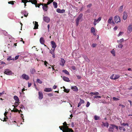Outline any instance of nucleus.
Masks as SVG:
<instances>
[{"instance_id":"obj_43","label":"nucleus","mask_w":132,"mask_h":132,"mask_svg":"<svg viewBox=\"0 0 132 132\" xmlns=\"http://www.w3.org/2000/svg\"><path fill=\"white\" fill-rule=\"evenodd\" d=\"M14 2H14V1H10L9 2H8V3L9 4H11L12 5H13V4H14Z\"/></svg>"},{"instance_id":"obj_23","label":"nucleus","mask_w":132,"mask_h":132,"mask_svg":"<svg viewBox=\"0 0 132 132\" xmlns=\"http://www.w3.org/2000/svg\"><path fill=\"white\" fill-rule=\"evenodd\" d=\"M31 3L32 4H34L35 5V6L37 7V1L36 0H31Z\"/></svg>"},{"instance_id":"obj_9","label":"nucleus","mask_w":132,"mask_h":132,"mask_svg":"<svg viewBox=\"0 0 132 132\" xmlns=\"http://www.w3.org/2000/svg\"><path fill=\"white\" fill-rule=\"evenodd\" d=\"M42 5L43 6V10L45 11H47L48 8L47 4H46L42 3Z\"/></svg>"},{"instance_id":"obj_31","label":"nucleus","mask_w":132,"mask_h":132,"mask_svg":"<svg viewBox=\"0 0 132 132\" xmlns=\"http://www.w3.org/2000/svg\"><path fill=\"white\" fill-rule=\"evenodd\" d=\"M91 32L93 33L94 35H95L94 34V33L95 32V29L93 27H92L91 28Z\"/></svg>"},{"instance_id":"obj_62","label":"nucleus","mask_w":132,"mask_h":132,"mask_svg":"<svg viewBox=\"0 0 132 132\" xmlns=\"http://www.w3.org/2000/svg\"><path fill=\"white\" fill-rule=\"evenodd\" d=\"M96 22L95 21V20H94V21L93 24L95 26L96 24Z\"/></svg>"},{"instance_id":"obj_53","label":"nucleus","mask_w":132,"mask_h":132,"mask_svg":"<svg viewBox=\"0 0 132 132\" xmlns=\"http://www.w3.org/2000/svg\"><path fill=\"white\" fill-rule=\"evenodd\" d=\"M28 0H22V3L27 2Z\"/></svg>"},{"instance_id":"obj_20","label":"nucleus","mask_w":132,"mask_h":132,"mask_svg":"<svg viewBox=\"0 0 132 132\" xmlns=\"http://www.w3.org/2000/svg\"><path fill=\"white\" fill-rule=\"evenodd\" d=\"M40 42L42 44H44L45 42V40L43 37H41L40 39Z\"/></svg>"},{"instance_id":"obj_22","label":"nucleus","mask_w":132,"mask_h":132,"mask_svg":"<svg viewBox=\"0 0 132 132\" xmlns=\"http://www.w3.org/2000/svg\"><path fill=\"white\" fill-rule=\"evenodd\" d=\"M38 22L35 21V27L34 28V29H38Z\"/></svg>"},{"instance_id":"obj_5","label":"nucleus","mask_w":132,"mask_h":132,"mask_svg":"<svg viewBox=\"0 0 132 132\" xmlns=\"http://www.w3.org/2000/svg\"><path fill=\"white\" fill-rule=\"evenodd\" d=\"M120 77V76L118 75L114 74L112 75L110 77V78L111 79L116 80L118 79Z\"/></svg>"},{"instance_id":"obj_10","label":"nucleus","mask_w":132,"mask_h":132,"mask_svg":"<svg viewBox=\"0 0 132 132\" xmlns=\"http://www.w3.org/2000/svg\"><path fill=\"white\" fill-rule=\"evenodd\" d=\"M44 20L47 23L49 22L50 21V18L47 16H44L43 17Z\"/></svg>"},{"instance_id":"obj_16","label":"nucleus","mask_w":132,"mask_h":132,"mask_svg":"<svg viewBox=\"0 0 132 132\" xmlns=\"http://www.w3.org/2000/svg\"><path fill=\"white\" fill-rule=\"evenodd\" d=\"M80 101L78 104V107L80 106L81 105V104L84 103L85 102L83 100L81 99V98H80Z\"/></svg>"},{"instance_id":"obj_12","label":"nucleus","mask_w":132,"mask_h":132,"mask_svg":"<svg viewBox=\"0 0 132 132\" xmlns=\"http://www.w3.org/2000/svg\"><path fill=\"white\" fill-rule=\"evenodd\" d=\"M39 99L40 100H42L43 98V95L42 92H38Z\"/></svg>"},{"instance_id":"obj_54","label":"nucleus","mask_w":132,"mask_h":132,"mask_svg":"<svg viewBox=\"0 0 132 132\" xmlns=\"http://www.w3.org/2000/svg\"><path fill=\"white\" fill-rule=\"evenodd\" d=\"M48 96H49L50 97H51V96H52L53 95L52 93H49L48 94Z\"/></svg>"},{"instance_id":"obj_47","label":"nucleus","mask_w":132,"mask_h":132,"mask_svg":"<svg viewBox=\"0 0 132 132\" xmlns=\"http://www.w3.org/2000/svg\"><path fill=\"white\" fill-rule=\"evenodd\" d=\"M90 104V103L89 102H88L86 105V106L88 107L89 106Z\"/></svg>"},{"instance_id":"obj_56","label":"nucleus","mask_w":132,"mask_h":132,"mask_svg":"<svg viewBox=\"0 0 132 132\" xmlns=\"http://www.w3.org/2000/svg\"><path fill=\"white\" fill-rule=\"evenodd\" d=\"M52 2H51L49 0L48 1V2H47V4H47V5H49L50 4H51V3H52Z\"/></svg>"},{"instance_id":"obj_55","label":"nucleus","mask_w":132,"mask_h":132,"mask_svg":"<svg viewBox=\"0 0 132 132\" xmlns=\"http://www.w3.org/2000/svg\"><path fill=\"white\" fill-rule=\"evenodd\" d=\"M77 77L79 79H80L81 78V77L79 75H77Z\"/></svg>"},{"instance_id":"obj_57","label":"nucleus","mask_w":132,"mask_h":132,"mask_svg":"<svg viewBox=\"0 0 132 132\" xmlns=\"http://www.w3.org/2000/svg\"><path fill=\"white\" fill-rule=\"evenodd\" d=\"M118 29V27L116 26L114 27L113 28V29L114 30H116Z\"/></svg>"},{"instance_id":"obj_41","label":"nucleus","mask_w":132,"mask_h":132,"mask_svg":"<svg viewBox=\"0 0 132 132\" xmlns=\"http://www.w3.org/2000/svg\"><path fill=\"white\" fill-rule=\"evenodd\" d=\"M123 46V45L121 44H120L118 46V47L119 48H122Z\"/></svg>"},{"instance_id":"obj_58","label":"nucleus","mask_w":132,"mask_h":132,"mask_svg":"<svg viewBox=\"0 0 132 132\" xmlns=\"http://www.w3.org/2000/svg\"><path fill=\"white\" fill-rule=\"evenodd\" d=\"M119 106H121L122 107V108H123L124 107H125V106L123 105H122V104H119Z\"/></svg>"},{"instance_id":"obj_49","label":"nucleus","mask_w":132,"mask_h":132,"mask_svg":"<svg viewBox=\"0 0 132 132\" xmlns=\"http://www.w3.org/2000/svg\"><path fill=\"white\" fill-rule=\"evenodd\" d=\"M5 117L4 118V119L3 120V121H7V119H8V118L7 117V116H5Z\"/></svg>"},{"instance_id":"obj_26","label":"nucleus","mask_w":132,"mask_h":132,"mask_svg":"<svg viewBox=\"0 0 132 132\" xmlns=\"http://www.w3.org/2000/svg\"><path fill=\"white\" fill-rule=\"evenodd\" d=\"M14 60V58H12V57L11 56H10L7 59V60L8 61H10V60Z\"/></svg>"},{"instance_id":"obj_36","label":"nucleus","mask_w":132,"mask_h":132,"mask_svg":"<svg viewBox=\"0 0 132 132\" xmlns=\"http://www.w3.org/2000/svg\"><path fill=\"white\" fill-rule=\"evenodd\" d=\"M124 41V39L123 38L120 39L119 40H118L117 42L118 43H122Z\"/></svg>"},{"instance_id":"obj_39","label":"nucleus","mask_w":132,"mask_h":132,"mask_svg":"<svg viewBox=\"0 0 132 132\" xmlns=\"http://www.w3.org/2000/svg\"><path fill=\"white\" fill-rule=\"evenodd\" d=\"M37 81L38 83L40 84H41L42 83V81L39 79H37Z\"/></svg>"},{"instance_id":"obj_37","label":"nucleus","mask_w":132,"mask_h":132,"mask_svg":"<svg viewBox=\"0 0 132 132\" xmlns=\"http://www.w3.org/2000/svg\"><path fill=\"white\" fill-rule=\"evenodd\" d=\"M101 17H100L97 20L96 19H95L94 20L96 22H99L101 20Z\"/></svg>"},{"instance_id":"obj_21","label":"nucleus","mask_w":132,"mask_h":132,"mask_svg":"<svg viewBox=\"0 0 132 132\" xmlns=\"http://www.w3.org/2000/svg\"><path fill=\"white\" fill-rule=\"evenodd\" d=\"M52 91V89L50 88H46L44 89V91L45 92H50Z\"/></svg>"},{"instance_id":"obj_59","label":"nucleus","mask_w":132,"mask_h":132,"mask_svg":"<svg viewBox=\"0 0 132 132\" xmlns=\"http://www.w3.org/2000/svg\"><path fill=\"white\" fill-rule=\"evenodd\" d=\"M60 128V129L61 130H62L63 131V127H61V126H60L59 127Z\"/></svg>"},{"instance_id":"obj_7","label":"nucleus","mask_w":132,"mask_h":132,"mask_svg":"<svg viewBox=\"0 0 132 132\" xmlns=\"http://www.w3.org/2000/svg\"><path fill=\"white\" fill-rule=\"evenodd\" d=\"M21 77L23 79H24L26 80H28L29 79V76L25 73L23 74L22 75Z\"/></svg>"},{"instance_id":"obj_30","label":"nucleus","mask_w":132,"mask_h":132,"mask_svg":"<svg viewBox=\"0 0 132 132\" xmlns=\"http://www.w3.org/2000/svg\"><path fill=\"white\" fill-rule=\"evenodd\" d=\"M90 94H92L94 95H98L99 94V93L98 92H92L90 93Z\"/></svg>"},{"instance_id":"obj_28","label":"nucleus","mask_w":132,"mask_h":132,"mask_svg":"<svg viewBox=\"0 0 132 132\" xmlns=\"http://www.w3.org/2000/svg\"><path fill=\"white\" fill-rule=\"evenodd\" d=\"M30 72L32 74H34L36 72L35 69L34 68H32L31 69Z\"/></svg>"},{"instance_id":"obj_3","label":"nucleus","mask_w":132,"mask_h":132,"mask_svg":"<svg viewBox=\"0 0 132 132\" xmlns=\"http://www.w3.org/2000/svg\"><path fill=\"white\" fill-rule=\"evenodd\" d=\"M114 129H116L117 130H118V126H116L114 125L111 124L110 125L108 130L110 132H113Z\"/></svg>"},{"instance_id":"obj_34","label":"nucleus","mask_w":132,"mask_h":132,"mask_svg":"<svg viewBox=\"0 0 132 132\" xmlns=\"http://www.w3.org/2000/svg\"><path fill=\"white\" fill-rule=\"evenodd\" d=\"M111 53L112 54V55L114 56H115V51L114 50V49H113V50L111 51Z\"/></svg>"},{"instance_id":"obj_52","label":"nucleus","mask_w":132,"mask_h":132,"mask_svg":"<svg viewBox=\"0 0 132 132\" xmlns=\"http://www.w3.org/2000/svg\"><path fill=\"white\" fill-rule=\"evenodd\" d=\"M92 6V4H89L87 5V7H90Z\"/></svg>"},{"instance_id":"obj_50","label":"nucleus","mask_w":132,"mask_h":132,"mask_svg":"<svg viewBox=\"0 0 132 132\" xmlns=\"http://www.w3.org/2000/svg\"><path fill=\"white\" fill-rule=\"evenodd\" d=\"M42 5V4L41 3H40L39 4H37V7H39L40 5Z\"/></svg>"},{"instance_id":"obj_32","label":"nucleus","mask_w":132,"mask_h":132,"mask_svg":"<svg viewBox=\"0 0 132 132\" xmlns=\"http://www.w3.org/2000/svg\"><path fill=\"white\" fill-rule=\"evenodd\" d=\"M112 17H110L109 20H108V23L111 24L112 23Z\"/></svg>"},{"instance_id":"obj_44","label":"nucleus","mask_w":132,"mask_h":132,"mask_svg":"<svg viewBox=\"0 0 132 132\" xmlns=\"http://www.w3.org/2000/svg\"><path fill=\"white\" fill-rule=\"evenodd\" d=\"M94 98H101V97L100 96L96 95V96H95L94 97Z\"/></svg>"},{"instance_id":"obj_45","label":"nucleus","mask_w":132,"mask_h":132,"mask_svg":"<svg viewBox=\"0 0 132 132\" xmlns=\"http://www.w3.org/2000/svg\"><path fill=\"white\" fill-rule=\"evenodd\" d=\"M113 99L114 100V101H118V100H119V99L117 98L116 97H113Z\"/></svg>"},{"instance_id":"obj_33","label":"nucleus","mask_w":132,"mask_h":132,"mask_svg":"<svg viewBox=\"0 0 132 132\" xmlns=\"http://www.w3.org/2000/svg\"><path fill=\"white\" fill-rule=\"evenodd\" d=\"M84 58L86 61L88 62H89L90 61L89 59L87 57V56H85L84 57Z\"/></svg>"},{"instance_id":"obj_60","label":"nucleus","mask_w":132,"mask_h":132,"mask_svg":"<svg viewBox=\"0 0 132 132\" xmlns=\"http://www.w3.org/2000/svg\"><path fill=\"white\" fill-rule=\"evenodd\" d=\"M19 55L16 56L15 57V60H16V59H18L19 58Z\"/></svg>"},{"instance_id":"obj_64","label":"nucleus","mask_w":132,"mask_h":132,"mask_svg":"<svg viewBox=\"0 0 132 132\" xmlns=\"http://www.w3.org/2000/svg\"><path fill=\"white\" fill-rule=\"evenodd\" d=\"M47 63H47V62H46V61H45V63H44V65H46V67L47 66V65H46V64H47Z\"/></svg>"},{"instance_id":"obj_1","label":"nucleus","mask_w":132,"mask_h":132,"mask_svg":"<svg viewBox=\"0 0 132 132\" xmlns=\"http://www.w3.org/2000/svg\"><path fill=\"white\" fill-rule=\"evenodd\" d=\"M63 126H62L61 127H63V132H74L73 131L71 128H69L66 122H64L63 123Z\"/></svg>"},{"instance_id":"obj_63","label":"nucleus","mask_w":132,"mask_h":132,"mask_svg":"<svg viewBox=\"0 0 132 132\" xmlns=\"http://www.w3.org/2000/svg\"><path fill=\"white\" fill-rule=\"evenodd\" d=\"M28 87H30L31 85V84L30 83H29V82H28Z\"/></svg>"},{"instance_id":"obj_4","label":"nucleus","mask_w":132,"mask_h":132,"mask_svg":"<svg viewBox=\"0 0 132 132\" xmlns=\"http://www.w3.org/2000/svg\"><path fill=\"white\" fill-rule=\"evenodd\" d=\"M132 31V23L130 24L127 28V32L128 34H130Z\"/></svg>"},{"instance_id":"obj_17","label":"nucleus","mask_w":132,"mask_h":132,"mask_svg":"<svg viewBox=\"0 0 132 132\" xmlns=\"http://www.w3.org/2000/svg\"><path fill=\"white\" fill-rule=\"evenodd\" d=\"M71 88L75 92H77L78 90V88L76 86H72Z\"/></svg>"},{"instance_id":"obj_46","label":"nucleus","mask_w":132,"mask_h":132,"mask_svg":"<svg viewBox=\"0 0 132 132\" xmlns=\"http://www.w3.org/2000/svg\"><path fill=\"white\" fill-rule=\"evenodd\" d=\"M123 32H120L119 33V34L118 35V36H119L120 35H121L123 34Z\"/></svg>"},{"instance_id":"obj_27","label":"nucleus","mask_w":132,"mask_h":132,"mask_svg":"<svg viewBox=\"0 0 132 132\" xmlns=\"http://www.w3.org/2000/svg\"><path fill=\"white\" fill-rule=\"evenodd\" d=\"M53 4L55 8H56L57 7V3L56 2H53Z\"/></svg>"},{"instance_id":"obj_35","label":"nucleus","mask_w":132,"mask_h":132,"mask_svg":"<svg viewBox=\"0 0 132 132\" xmlns=\"http://www.w3.org/2000/svg\"><path fill=\"white\" fill-rule=\"evenodd\" d=\"M94 118L95 120H100V118L99 117L97 116L96 115L94 116Z\"/></svg>"},{"instance_id":"obj_2","label":"nucleus","mask_w":132,"mask_h":132,"mask_svg":"<svg viewBox=\"0 0 132 132\" xmlns=\"http://www.w3.org/2000/svg\"><path fill=\"white\" fill-rule=\"evenodd\" d=\"M82 16L83 14H80L76 19V23L77 26L78 25L79 22L80 21H81L82 20Z\"/></svg>"},{"instance_id":"obj_61","label":"nucleus","mask_w":132,"mask_h":132,"mask_svg":"<svg viewBox=\"0 0 132 132\" xmlns=\"http://www.w3.org/2000/svg\"><path fill=\"white\" fill-rule=\"evenodd\" d=\"M56 88L57 86L55 85H54L53 87V88L54 89H56Z\"/></svg>"},{"instance_id":"obj_6","label":"nucleus","mask_w":132,"mask_h":132,"mask_svg":"<svg viewBox=\"0 0 132 132\" xmlns=\"http://www.w3.org/2000/svg\"><path fill=\"white\" fill-rule=\"evenodd\" d=\"M114 20L115 22L118 23L119 22H120V17L117 16H116L114 17Z\"/></svg>"},{"instance_id":"obj_29","label":"nucleus","mask_w":132,"mask_h":132,"mask_svg":"<svg viewBox=\"0 0 132 132\" xmlns=\"http://www.w3.org/2000/svg\"><path fill=\"white\" fill-rule=\"evenodd\" d=\"M123 5H122L120 7H119V9H118V11L119 12H122V11L123 10L122 8H123Z\"/></svg>"},{"instance_id":"obj_8","label":"nucleus","mask_w":132,"mask_h":132,"mask_svg":"<svg viewBox=\"0 0 132 132\" xmlns=\"http://www.w3.org/2000/svg\"><path fill=\"white\" fill-rule=\"evenodd\" d=\"M4 73L7 75H11L12 74V72L9 69H6L5 70Z\"/></svg>"},{"instance_id":"obj_14","label":"nucleus","mask_w":132,"mask_h":132,"mask_svg":"<svg viewBox=\"0 0 132 132\" xmlns=\"http://www.w3.org/2000/svg\"><path fill=\"white\" fill-rule=\"evenodd\" d=\"M65 62V61L64 60V59L63 58H61V60L60 62V64L63 66L64 65V64Z\"/></svg>"},{"instance_id":"obj_13","label":"nucleus","mask_w":132,"mask_h":132,"mask_svg":"<svg viewBox=\"0 0 132 132\" xmlns=\"http://www.w3.org/2000/svg\"><path fill=\"white\" fill-rule=\"evenodd\" d=\"M56 12L59 13H63L65 12V10L64 9L61 10L58 8L56 9Z\"/></svg>"},{"instance_id":"obj_11","label":"nucleus","mask_w":132,"mask_h":132,"mask_svg":"<svg viewBox=\"0 0 132 132\" xmlns=\"http://www.w3.org/2000/svg\"><path fill=\"white\" fill-rule=\"evenodd\" d=\"M51 43L52 45V47L53 49H55V48L56 47V45L55 42L53 41H51Z\"/></svg>"},{"instance_id":"obj_15","label":"nucleus","mask_w":132,"mask_h":132,"mask_svg":"<svg viewBox=\"0 0 132 132\" xmlns=\"http://www.w3.org/2000/svg\"><path fill=\"white\" fill-rule=\"evenodd\" d=\"M13 106H14V108L13 109V110H12L11 111L13 112H18L19 113H20V112L19 111V110L16 108H15L16 107H17V106H15L14 105H13Z\"/></svg>"},{"instance_id":"obj_38","label":"nucleus","mask_w":132,"mask_h":132,"mask_svg":"<svg viewBox=\"0 0 132 132\" xmlns=\"http://www.w3.org/2000/svg\"><path fill=\"white\" fill-rule=\"evenodd\" d=\"M55 49H53V50L51 49V51H50V53L52 54H53L54 53V51L55 50Z\"/></svg>"},{"instance_id":"obj_19","label":"nucleus","mask_w":132,"mask_h":132,"mask_svg":"<svg viewBox=\"0 0 132 132\" xmlns=\"http://www.w3.org/2000/svg\"><path fill=\"white\" fill-rule=\"evenodd\" d=\"M63 79L64 81H65L69 82L70 81L69 78L65 76L63 77Z\"/></svg>"},{"instance_id":"obj_40","label":"nucleus","mask_w":132,"mask_h":132,"mask_svg":"<svg viewBox=\"0 0 132 132\" xmlns=\"http://www.w3.org/2000/svg\"><path fill=\"white\" fill-rule=\"evenodd\" d=\"M70 90L69 89H66L65 88L64 90V91L67 93H68L69 92Z\"/></svg>"},{"instance_id":"obj_18","label":"nucleus","mask_w":132,"mask_h":132,"mask_svg":"<svg viewBox=\"0 0 132 132\" xmlns=\"http://www.w3.org/2000/svg\"><path fill=\"white\" fill-rule=\"evenodd\" d=\"M127 15L126 12H124L123 15V19L124 20H126L127 18Z\"/></svg>"},{"instance_id":"obj_24","label":"nucleus","mask_w":132,"mask_h":132,"mask_svg":"<svg viewBox=\"0 0 132 132\" xmlns=\"http://www.w3.org/2000/svg\"><path fill=\"white\" fill-rule=\"evenodd\" d=\"M14 100L16 101V102H19V99L17 96H14Z\"/></svg>"},{"instance_id":"obj_25","label":"nucleus","mask_w":132,"mask_h":132,"mask_svg":"<svg viewBox=\"0 0 132 132\" xmlns=\"http://www.w3.org/2000/svg\"><path fill=\"white\" fill-rule=\"evenodd\" d=\"M62 71L66 74L69 75H70L69 73V72L66 70H63Z\"/></svg>"},{"instance_id":"obj_42","label":"nucleus","mask_w":132,"mask_h":132,"mask_svg":"<svg viewBox=\"0 0 132 132\" xmlns=\"http://www.w3.org/2000/svg\"><path fill=\"white\" fill-rule=\"evenodd\" d=\"M121 125H122L124 126H127L128 127L129 126L128 124L127 123H123Z\"/></svg>"},{"instance_id":"obj_51","label":"nucleus","mask_w":132,"mask_h":132,"mask_svg":"<svg viewBox=\"0 0 132 132\" xmlns=\"http://www.w3.org/2000/svg\"><path fill=\"white\" fill-rule=\"evenodd\" d=\"M96 45V44H93L92 45V46L93 47H95Z\"/></svg>"},{"instance_id":"obj_48","label":"nucleus","mask_w":132,"mask_h":132,"mask_svg":"<svg viewBox=\"0 0 132 132\" xmlns=\"http://www.w3.org/2000/svg\"><path fill=\"white\" fill-rule=\"evenodd\" d=\"M71 68L73 70H75L76 69V67L74 66H72Z\"/></svg>"}]
</instances>
